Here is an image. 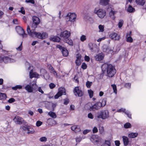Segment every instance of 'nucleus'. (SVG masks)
<instances>
[{"label": "nucleus", "mask_w": 146, "mask_h": 146, "mask_svg": "<svg viewBox=\"0 0 146 146\" xmlns=\"http://www.w3.org/2000/svg\"><path fill=\"white\" fill-rule=\"evenodd\" d=\"M103 72H106L108 76L109 77H112L116 73V70L115 67L111 64H104L102 66Z\"/></svg>", "instance_id": "1"}, {"label": "nucleus", "mask_w": 146, "mask_h": 146, "mask_svg": "<svg viewBox=\"0 0 146 146\" xmlns=\"http://www.w3.org/2000/svg\"><path fill=\"white\" fill-rule=\"evenodd\" d=\"M27 31L28 34L32 37H35L38 38L43 39L48 37V35L46 32H43L41 33L39 32H36L34 30L31 31L30 27L28 25L27 28Z\"/></svg>", "instance_id": "2"}, {"label": "nucleus", "mask_w": 146, "mask_h": 146, "mask_svg": "<svg viewBox=\"0 0 146 146\" xmlns=\"http://www.w3.org/2000/svg\"><path fill=\"white\" fill-rule=\"evenodd\" d=\"M102 104L100 102H97L93 104L92 103H89L86 105L88 110L90 111H94L98 110L101 107Z\"/></svg>", "instance_id": "3"}, {"label": "nucleus", "mask_w": 146, "mask_h": 146, "mask_svg": "<svg viewBox=\"0 0 146 146\" xmlns=\"http://www.w3.org/2000/svg\"><path fill=\"white\" fill-rule=\"evenodd\" d=\"M94 13L101 19L104 18L106 15V12L104 9L98 8L95 9Z\"/></svg>", "instance_id": "4"}, {"label": "nucleus", "mask_w": 146, "mask_h": 146, "mask_svg": "<svg viewBox=\"0 0 146 146\" xmlns=\"http://www.w3.org/2000/svg\"><path fill=\"white\" fill-rule=\"evenodd\" d=\"M109 113L108 110H102L100 111V113L97 116L98 119L101 118L105 119L109 117Z\"/></svg>", "instance_id": "5"}, {"label": "nucleus", "mask_w": 146, "mask_h": 146, "mask_svg": "<svg viewBox=\"0 0 146 146\" xmlns=\"http://www.w3.org/2000/svg\"><path fill=\"white\" fill-rule=\"evenodd\" d=\"M33 23L31 25V31H35V29L37 27V25L39 24L40 20L39 18L36 16L32 17Z\"/></svg>", "instance_id": "6"}, {"label": "nucleus", "mask_w": 146, "mask_h": 146, "mask_svg": "<svg viewBox=\"0 0 146 146\" xmlns=\"http://www.w3.org/2000/svg\"><path fill=\"white\" fill-rule=\"evenodd\" d=\"M15 29L17 32L23 38L27 37V34L25 33L23 29L20 26H17Z\"/></svg>", "instance_id": "7"}, {"label": "nucleus", "mask_w": 146, "mask_h": 146, "mask_svg": "<svg viewBox=\"0 0 146 146\" xmlns=\"http://www.w3.org/2000/svg\"><path fill=\"white\" fill-rule=\"evenodd\" d=\"M15 60L7 56H0V62H4L5 63L13 62H15Z\"/></svg>", "instance_id": "8"}, {"label": "nucleus", "mask_w": 146, "mask_h": 146, "mask_svg": "<svg viewBox=\"0 0 146 146\" xmlns=\"http://www.w3.org/2000/svg\"><path fill=\"white\" fill-rule=\"evenodd\" d=\"M90 140L95 144H96L101 142V139L98 135H93L91 137Z\"/></svg>", "instance_id": "9"}, {"label": "nucleus", "mask_w": 146, "mask_h": 146, "mask_svg": "<svg viewBox=\"0 0 146 146\" xmlns=\"http://www.w3.org/2000/svg\"><path fill=\"white\" fill-rule=\"evenodd\" d=\"M65 94L66 91L65 89L64 88H60L58 89V92L54 96V98L55 99H58L62 95H65Z\"/></svg>", "instance_id": "10"}, {"label": "nucleus", "mask_w": 146, "mask_h": 146, "mask_svg": "<svg viewBox=\"0 0 146 146\" xmlns=\"http://www.w3.org/2000/svg\"><path fill=\"white\" fill-rule=\"evenodd\" d=\"M56 47L57 48L61 50V52L64 56L66 57L68 56V52L66 48L59 45H57Z\"/></svg>", "instance_id": "11"}, {"label": "nucleus", "mask_w": 146, "mask_h": 146, "mask_svg": "<svg viewBox=\"0 0 146 146\" xmlns=\"http://www.w3.org/2000/svg\"><path fill=\"white\" fill-rule=\"evenodd\" d=\"M68 18L69 21L71 22L74 21L76 17V15L74 13H69L66 16Z\"/></svg>", "instance_id": "12"}, {"label": "nucleus", "mask_w": 146, "mask_h": 146, "mask_svg": "<svg viewBox=\"0 0 146 146\" xmlns=\"http://www.w3.org/2000/svg\"><path fill=\"white\" fill-rule=\"evenodd\" d=\"M70 32L67 30H66L61 32L60 36L62 37L65 38V39L68 38L70 36Z\"/></svg>", "instance_id": "13"}, {"label": "nucleus", "mask_w": 146, "mask_h": 146, "mask_svg": "<svg viewBox=\"0 0 146 146\" xmlns=\"http://www.w3.org/2000/svg\"><path fill=\"white\" fill-rule=\"evenodd\" d=\"M74 93L76 96H81L84 93L83 92L80 90H79L78 87H75L74 90Z\"/></svg>", "instance_id": "14"}, {"label": "nucleus", "mask_w": 146, "mask_h": 146, "mask_svg": "<svg viewBox=\"0 0 146 146\" xmlns=\"http://www.w3.org/2000/svg\"><path fill=\"white\" fill-rule=\"evenodd\" d=\"M13 120L16 124L19 125L23 123L24 121L23 118L17 116H15Z\"/></svg>", "instance_id": "15"}, {"label": "nucleus", "mask_w": 146, "mask_h": 146, "mask_svg": "<svg viewBox=\"0 0 146 146\" xmlns=\"http://www.w3.org/2000/svg\"><path fill=\"white\" fill-rule=\"evenodd\" d=\"M110 36L112 40H119L120 38V35L115 33H111Z\"/></svg>", "instance_id": "16"}, {"label": "nucleus", "mask_w": 146, "mask_h": 146, "mask_svg": "<svg viewBox=\"0 0 146 146\" xmlns=\"http://www.w3.org/2000/svg\"><path fill=\"white\" fill-rule=\"evenodd\" d=\"M104 57V55L102 53L97 54L95 56V58L97 61H100L102 60Z\"/></svg>", "instance_id": "17"}, {"label": "nucleus", "mask_w": 146, "mask_h": 146, "mask_svg": "<svg viewBox=\"0 0 146 146\" xmlns=\"http://www.w3.org/2000/svg\"><path fill=\"white\" fill-rule=\"evenodd\" d=\"M103 51L105 52H106L108 53H109L110 52L113 50V48L112 47H110L109 46H108L106 45L104 46H103Z\"/></svg>", "instance_id": "18"}, {"label": "nucleus", "mask_w": 146, "mask_h": 146, "mask_svg": "<svg viewBox=\"0 0 146 146\" xmlns=\"http://www.w3.org/2000/svg\"><path fill=\"white\" fill-rule=\"evenodd\" d=\"M25 89L29 93H31L33 91V87L29 84L27 85L25 87Z\"/></svg>", "instance_id": "19"}, {"label": "nucleus", "mask_w": 146, "mask_h": 146, "mask_svg": "<svg viewBox=\"0 0 146 146\" xmlns=\"http://www.w3.org/2000/svg\"><path fill=\"white\" fill-rule=\"evenodd\" d=\"M38 76V74L36 72H33V70H31L29 72L30 78H32L33 77L36 78Z\"/></svg>", "instance_id": "20"}, {"label": "nucleus", "mask_w": 146, "mask_h": 146, "mask_svg": "<svg viewBox=\"0 0 146 146\" xmlns=\"http://www.w3.org/2000/svg\"><path fill=\"white\" fill-rule=\"evenodd\" d=\"M48 68L50 70V72L52 73L54 76H57V73L54 70L53 67L51 65H49L48 66Z\"/></svg>", "instance_id": "21"}, {"label": "nucleus", "mask_w": 146, "mask_h": 146, "mask_svg": "<svg viewBox=\"0 0 146 146\" xmlns=\"http://www.w3.org/2000/svg\"><path fill=\"white\" fill-rule=\"evenodd\" d=\"M122 138L124 145L125 146L127 145L129 142L128 138L127 137L123 136Z\"/></svg>", "instance_id": "22"}, {"label": "nucleus", "mask_w": 146, "mask_h": 146, "mask_svg": "<svg viewBox=\"0 0 146 146\" xmlns=\"http://www.w3.org/2000/svg\"><path fill=\"white\" fill-rule=\"evenodd\" d=\"M27 131V133L28 134H33L34 133L35 130L31 127L29 126H28V129Z\"/></svg>", "instance_id": "23"}, {"label": "nucleus", "mask_w": 146, "mask_h": 146, "mask_svg": "<svg viewBox=\"0 0 146 146\" xmlns=\"http://www.w3.org/2000/svg\"><path fill=\"white\" fill-rule=\"evenodd\" d=\"M109 0H100V5L106 6L108 4Z\"/></svg>", "instance_id": "24"}, {"label": "nucleus", "mask_w": 146, "mask_h": 146, "mask_svg": "<svg viewBox=\"0 0 146 146\" xmlns=\"http://www.w3.org/2000/svg\"><path fill=\"white\" fill-rule=\"evenodd\" d=\"M138 135L137 133H131L128 135V137L131 138H134L136 137Z\"/></svg>", "instance_id": "25"}, {"label": "nucleus", "mask_w": 146, "mask_h": 146, "mask_svg": "<svg viewBox=\"0 0 146 146\" xmlns=\"http://www.w3.org/2000/svg\"><path fill=\"white\" fill-rule=\"evenodd\" d=\"M136 3L141 5H143L145 3V0H135Z\"/></svg>", "instance_id": "26"}, {"label": "nucleus", "mask_w": 146, "mask_h": 146, "mask_svg": "<svg viewBox=\"0 0 146 146\" xmlns=\"http://www.w3.org/2000/svg\"><path fill=\"white\" fill-rule=\"evenodd\" d=\"M115 14V12L112 10L109 13V15L111 18L113 20H114L115 17L114 16Z\"/></svg>", "instance_id": "27"}, {"label": "nucleus", "mask_w": 146, "mask_h": 146, "mask_svg": "<svg viewBox=\"0 0 146 146\" xmlns=\"http://www.w3.org/2000/svg\"><path fill=\"white\" fill-rule=\"evenodd\" d=\"M71 129L72 131H75L76 132H79L80 131V129L78 127V126L74 125L71 127Z\"/></svg>", "instance_id": "28"}, {"label": "nucleus", "mask_w": 146, "mask_h": 146, "mask_svg": "<svg viewBox=\"0 0 146 146\" xmlns=\"http://www.w3.org/2000/svg\"><path fill=\"white\" fill-rule=\"evenodd\" d=\"M51 41H53L54 42H59L60 41V38L58 37L55 36L52 38H51L50 39Z\"/></svg>", "instance_id": "29"}, {"label": "nucleus", "mask_w": 146, "mask_h": 146, "mask_svg": "<svg viewBox=\"0 0 146 146\" xmlns=\"http://www.w3.org/2000/svg\"><path fill=\"white\" fill-rule=\"evenodd\" d=\"M48 115L53 118H55L57 117L55 113L52 111H50L49 112Z\"/></svg>", "instance_id": "30"}, {"label": "nucleus", "mask_w": 146, "mask_h": 146, "mask_svg": "<svg viewBox=\"0 0 146 146\" xmlns=\"http://www.w3.org/2000/svg\"><path fill=\"white\" fill-rule=\"evenodd\" d=\"M135 9L130 5H129L127 9V11L129 13L133 12L135 11Z\"/></svg>", "instance_id": "31"}, {"label": "nucleus", "mask_w": 146, "mask_h": 146, "mask_svg": "<svg viewBox=\"0 0 146 146\" xmlns=\"http://www.w3.org/2000/svg\"><path fill=\"white\" fill-rule=\"evenodd\" d=\"M111 140H105V143L103 144L101 146H111Z\"/></svg>", "instance_id": "32"}, {"label": "nucleus", "mask_w": 146, "mask_h": 146, "mask_svg": "<svg viewBox=\"0 0 146 146\" xmlns=\"http://www.w3.org/2000/svg\"><path fill=\"white\" fill-rule=\"evenodd\" d=\"M49 105L51 107L49 108H48V109L52 111H54V108L56 107V105L54 104L51 103H50Z\"/></svg>", "instance_id": "33"}, {"label": "nucleus", "mask_w": 146, "mask_h": 146, "mask_svg": "<svg viewBox=\"0 0 146 146\" xmlns=\"http://www.w3.org/2000/svg\"><path fill=\"white\" fill-rule=\"evenodd\" d=\"M29 125H25L23 126H22L20 128V129L22 130V131H27V129H28V126Z\"/></svg>", "instance_id": "34"}, {"label": "nucleus", "mask_w": 146, "mask_h": 146, "mask_svg": "<svg viewBox=\"0 0 146 146\" xmlns=\"http://www.w3.org/2000/svg\"><path fill=\"white\" fill-rule=\"evenodd\" d=\"M7 97L5 94L0 93V100L5 99Z\"/></svg>", "instance_id": "35"}, {"label": "nucleus", "mask_w": 146, "mask_h": 146, "mask_svg": "<svg viewBox=\"0 0 146 146\" xmlns=\"http://www.w3.org/2000/svg\"><path fill=\"white\" fill-rule=\"evenodd\" d=\"M64 41L66 43H67L70 45H73V44L72 40H71L69 39H68V38L67 39H65Z\"/></svg>", "instance_id": "36"}, {"label": "nucleus", "mask_w": 146, "mask_h": 146, "mask_svg": "<svg viewBox=\"0 0 146 146\" xmlns=\"http://www.w3.org/2000/svg\"><path fill=\"white\" fill-rule=\"evenodd\" d=\"M92 84V82L88 81L86 82V86L88 88H90Z\"/></svg>", "instance_id": "37"}, {"label": "nucleus", "mask_w": 146, "mask_h": 146, "mask_svg": "<svg viewBox=\"0 0 146 146\" xmlns=\"http://www.w3.org/2000/svg\"><path fill=\"white\" fill-rule=\"evenodd\" d=\"M124 127L125 128H129L131 127V125L129 123L127 122L124 125Z\"/></svg>", "instance_id": "38"}, {"label": "nucleus", "mask_w": 146, "mask_h": 146, "mask_svg": "<svg viewBox=\"0 0 146 146\" xmlns=\"http://www.w3.org/2000/svg\"><path fill=\"white\" fill-rule=\"evenodd\" d=\"M111 86L112 87L113 92L116 94H117V90L116 86L115 84H112Z\"/></svg>", "instance_id": "39"}, {"label": "nucleus", "mask_w": 146, "mask_h": 146, "mask_svg": "<svg viewBox=\"0 0 146 146\" xmlns=\"http://www.w3.org/2000/svg\"><path fill=\"white\" fill-rule=\"evenodd\" d=\"M88 92L89 94L90 98H92L93 96L94 93L93 91L91 90H88Z\"/></svg>", "instance_id": "40"}, {"label": "nucleus", "mask_w": 146, "mask_h": 146, "mask_svg": "<svg viewBox=\"0 0 146 146\" xmlns=\"http://www.w3.org/2000/svg\"><path fill=\"white\" fill-rule=\"evenodd\" d=\"M22 86L20 85H16V86L12 88V89L14 90H16L17 89H21Z\"/></svg>", "instance_id": "41"}, {"label": "nucleus", "mask_w": 146, "mask_h": 146, "mask_svg": "<svg viewBox=\"0 0 146 146\" xmlns=\"http://www.w3.org/2000/svg\"><path fill=\"white\" fill-rule=\"evenodd\" d=\"M82 62L81 59L76 60L75 61L76 64L77 66H79L80 65Z\"/></svg>", "instance_id": "42"}, {"label": "nucleus", "mask_w": 146, "mask_h": 146, "mask_svg": "<svg viewBox=\"0 0 146 146\" xmlns=\"http://www.w3.org/2000/svg\"><path fill=\"white\" fill-rule=\"evenodd\" d=\"M123 21L121 19L119 20V21L118 23V27L119 28H121L123 24Z\"/></svg>", "instance_id": "43"}, {"label": "nucleus", "mask_w": 146, "mask_h": 146, "mask_svg": "<svg viewBox=\"0 0 146 146\" xmlns=\"http://www.w3.org/2000/svg\"><path fill=\"white\" fill-rule=\"evenodd\" d=\"M126 41L127 42H133V39L131 36H127L126 39Z\"/></svg>", "instance_id": "44"}, {"label": "nucleus", "mask_w": 146, "mask_h": 146, "mask_svg": "<svg viewBox=\"0 0 146 146\" xmlns=\"http://www.w3.org/2000/svg\"><path fill=\"white\" fill-rule=\"evenodd\" d=\"M125 113L126 114L127 117H129L130 119H131V114L130 113V112L128 111H126L125 112Z\"/></svg>", "instance_id": "45"}, {"label": "nucleus", "mask_w": 146, "mask_h": 146, "mask_svg": "<svg viewBox=\"0 0 146 146\" xmlns=\"http://www.w3.org/2000/svg\"><path fill=\"white\" fill-rule=\"evenodd\" d=\"M99 29L100 30L99 32H103L104 31V27L103 25H100L98 27Z\"/></svg>", "instance_id": "46"}, {"label": "nucleus", "mask_w": 146, "mask_h": 146, "mask_svg": "<svg viewBox=\"0 0 146 146\" xmlns=\"http://www.w3.org/2000/svg\"><path fill=\"white\" fill-rule=\"evenodd\" d=\"M47 140V138L45 137H40L39 139V141L41 142H46Z\"/></svg>", "instance_id": "47"}, {"label": "nucleus", "mask_w": 146, "mask_h": 146, "mask_svg": "<svg viewBox=\"0 0 146 146\" xmlns=\"http://www.w3.org/2000/svg\"><path fill=\"white\" fill-rule=\"evenodd\" d=\"M80 39L81 41L84 42L86 40V36L84 35H82L80 37Z\"/></svg>", "instance_id": "48"}, {"label": "nucleus", "mask_w": 146, "mask_h": 146, "mask_svg": "<svg viewBox=\"0 0 146 146\" xmlns=\"http://www.w3.org/2000/svg\"><path fill=\"white\" fill-rule=\"evenodd\" d=\"M102 104L101 107H104L106 104V100H104L102 101V102H101Z\"/></svg>", "instance_id": "49"}, {"label": "nucleus", "mask_w": 146, "mask_h": 146, "mask_svg": "<svg viewBox=\"0 0 146 146\" xmlns=\"http://www.w3.org/2000/svg\"><path fill=\"white\" fill-rule=\"evenodd\" d=\"M99 130L100 133H103L104 131V128L103 126H100L99 127Z\"/></svg>", "instance_id": "50"}, {"label": "nucleus", "mask_w": 146, "mask_h": 146, "mask_svg": "<svg viewBox=\"0 0 146 146\" xmlns=\"http://www.w3.org/2000/svg\"><path fill=\"white\" fill-rule=\"evenodd\" d=\"M42 123L40 121H37L36 123V125L37 127L40 126L42 124Z\"/></svg>", "instance_id": "51"}, {"label": "nucleus", "mask_w": 146, "mask_h": 146, "mask_svg": "<svg viewBox=\"0 0 146 146\" xmlns=\"http://www.w3.org/2000/svg\"><path fill=\"white\" fill-rule=\"evenodd\" d=\"M25 1L26 3H30L33 4H34L35 3L34 0H26Z\"/></svg>", "instance_id": "52"}, {"label": "nucleus", "mask_w": 146, "mask_h": 146, "mask_svg": "<svg viewBox=\"0 0 146 146\" xmlns=\"http://www.w3.org/2000/svg\"><path fill=\"white\" fill-rule=\"evenodd\" d=\"M49 87L50 89H53L56 86V85L53 83H50L49 85Z\"/></svg>", "instance_id": "53"}, {"label": "nucleus", "mask_w": 146, "mask_h": 146, "mask_svg": "<svg viewBox=\"0 0 146 146\" xmlns=\"http://www.w3.org/2000/svg\"><path fill=\"white\" fill-rule=\"evenodd\" d=\"M64 104L66 105L68 104V103L69 102V99L67 98L65 99L64 100Z\"/></svg>", "instance_id": "54"}, {"label": "nucleus", "mask_w": 146, "mask_h": 146, "mask_svg": "<svg viewBox=\"0 0 146 146\" xmlns=\"http://www.w3.org/2000/svg\"><path fill=\"white\" fill-rule=\"evenodd\" d=\"M87 65L85 64V63L84 62L82 63V65L81 66V67L82 69H86L87 68Z\"/></svg>", "instance_id": "55"}, {"label": "nucleus", "mask_w": 146, "mask_h": 146, "mask_svg": "<svg viewBox=\"0 0 146 146\" xmlns=\"http://www.w3.org/2000/svg\"><path fill=\"white\" fill-rule=\"evenodd\" d=\"M125 111H126V109H125L121 108L120 109L117 110L116 112H120L121 111H122V112H123L125 113Z\"/></svg>", "instance_id": "56"}, {"label": "nucleus", "mask_w": 146, "mask_h": 146, "mask_svg": "<svg viewBox=\"0 0 146 146\" xmlns=\"http://www.w3.org/2000/svg\"><path fill=\"white\" fill-rule=\"evenodd\" d=\"M19 12L23 14H25V12L23 7H22L21 8V10Z\"/></svg>", "instance_id": "57"}, {"label": "nucleus", "mask_w": 146, "mask_h": 146, "mask_svg": "<svg viewBox=\"0 0 146 146\" xmlns=\"http://www.w3.org/2000/svg\"><path fill=\"white\" fill-rule=\"evenodd\" d=\"M125 86L126 88H130L131 86V84L129 83H126L125 84Z\"/></svg>", "instance_id": "58"}, {"label": "nucleus", "mask_w": 146, "mask_h": 146, "mask_svg": "<svg viewBox=\"0 0 146 146\" xmlns=\"http://www.w3.org/2000/svg\"><path fill=\"white\" fill-rule=\"evenodd\" d=\"M15 101V99L13 98H11L8 101V102L10 103H12Z\"/></svg>", "instance_id": "59"}, {"label": "nucleus", "mask_w": 146, "mask_h": 146, "mask_svg": "<svg viewBox=\"0 0 146 146\" xmlns=\"http://www.w3.org/2000/svg\"><path fill=\"white\" fill-rule=\"evenodd\" d=\"M93 132L94 133H96L98 131V129L96 127H95L93 128Z\"/></svg>", "instance_id": "60"}, {"label": "nucleus", "mask_w": 146, "mask_h": 146, "mask_svg": "<svg viewBox=\"0 0 146 146\" xmlns=\"http://www.w3.org/2000/svg\"><path fill=\"white\" fill-rule=\"evenodd\" d=\"M88 118L92 119H93L94 118L93 115L91 113H88Z\"/></svg>", "instance_id": "61"}, {"label": "nucleus", "mask_w": 146, "mask_h": 146, "mask_svg": "<svg viewBox=\"0 0 146 146\" xmlns=\"http://www.w3.org/2000/svg\"><path fill=\"white\" fill-rule=\"evenodd\" d=\"M22 42L20 46L16 48V49L17 50L21 51L22 49Z\"/></svg>", "instance_id": "62"}, {"label": "nucleus", "mask_w": 146, "mask_h": 146, "mask_svg": "<svg viewBox=\"0 0 146 146\" xmlns=\"http://www.w3.org/2000/svg\"><path fill=\"white\" fill-rule=\"evenodd\" d=\"M90 130L88 129H85L83 131V133L84 134H86L88 132L90 131Z\"/></svg>", "instance_id": "63"}, {"label": "nucleus", "mask_w": 146, "mask_h": 146, "mask_svg": "<svg viewBox=\"0 0 146 146\" xmlns=\"http://www.w3.org/2000/svg\"><path fill=\"white\" fill-rule=\"evenodd\" d=\"M115 144L117 146H119L120 144V141L118 140H116L115 141Z\"/></svg>", "instance_id": "64"}]
</instances>
